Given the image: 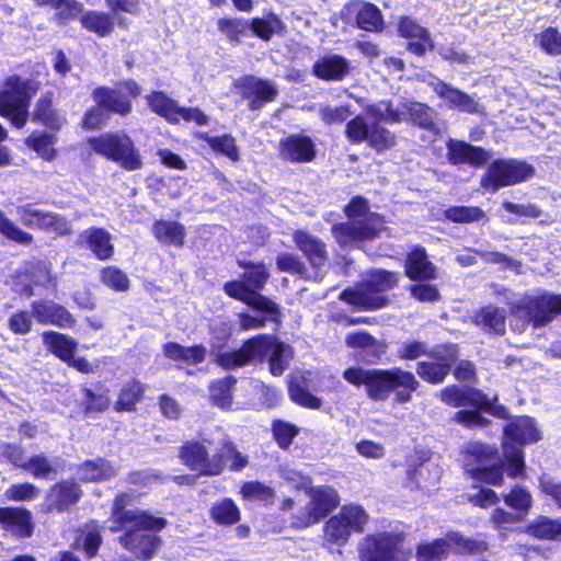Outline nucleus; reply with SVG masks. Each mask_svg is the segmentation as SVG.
I'll return each mask as SVG.
<instances>
[{
	"label": "nucleus",
	"mask_w": 561,
	"mask_h": 561,
	"mask_svg": "<svg viewBox=\"0 0 561 561\" xmlns=\"http://www.w3.org/2000/svg\"><path fill=\"white\" fill-rule=\"evenodd\" d=\"M89 145L95 153L117 163L126 171H136L142 167L139 150L126 134L106 133L89 139Z\"/></svg>",
	"instance_id": "obj_9"
},
{
	"label": "nucleus",
	"mask_w": 561,
	"mask_h": 561,
	"mask_svg": "<svg viewBox=\"0 0 561 561\" xmlns=\"http://www.w3.org/2000/svg\"><path fill=\"white\" fill-rule=\"evenodd\" d=\"M92 96L94 102L106 112H113L121 116H126L131 112V103L124 96L122 90L100 87L93 91Z\"/></svg>",
	"instance_id": "obj_29"
},
{
	"label": "nucleus",
	"mask_w": 561,
	"mask_h": 561,
	"mask_svg": "<svg viewBox=\"0 0 561 561\" xmlns=\"http://www.w3.org/2000/svg\"><path fill=\"white\" fill-rule=\"evenodd\" d=\"M310 502L294 516L293 527L306 528L327 516L339 504V496L330 486H317L309 492Z\"/></svg>",
	"instance_id": "obj_17"
},
{
	"label": "nucleus",
	"mask_w": 561,
	"mask_h": 561,
	"mask_svg": "<svg viewBox=\"0 0 561 561\" xmlns=\"http://www.w3.org/2000/svg\"><path fill=\"white\" fill-rule=\"evenodd\" d=\"M457 358L455 345H445L435 350L433 362H422L419 364V376L430 382H442L450 370L451 364Z\"/></svg>",
	"instance_id": "obj_21"
},
{
	"label": "nucleus",
	"mask_w": 561,
	"mask_h": 561,
	"mask_svg": "<svg viewBox=\"0 0 561 561\" xmlns=\"http://www.w3.org/2000/svg\"><path fill=\"white\" fill-rule=\"evenodd\" d=\"M237 379L232 376L213 381L209 386L211 402L221 409H231L232 392Z\"/></svg>",
	"instance_id": "obj_43"
},
{
	"label": "nucleus",
	"mask_w": 561,
	"mask_h": 561,
	"mask_svg": "<svg viewBox=\"0 0 561 561\" xmlns=\"http://www.w3.org/2000/svg\"><path fill=\"white\" fill-rule=\"evenodd\" d=\"M528 531L539 539H552L561 534V523L541 516L529 525Z\"/></svg>",
	"instance_id": "obj_53"
},
{
	"label": "nucleus",
	"mask_w": 561,
	"mask_h": 561,
	"mask_svg": "<svg viewBox=\"0 0 561 561\" xmlns=\"http://www.w3.org/2000/svg\"><path fill=\"white\" fill-rule=\"evenodd\" d=\"M368 111L374 116L392 123L412 121L414 124L425 129L433 130L435 127V112L423 103L401 102L397 106H393L389 101H380L369 106Z\"/></svg>",
	"instance_id": "obj_11"
},
{
	"label": "nucleus",
	"mask_w": 561,
	"mask_h": 561,
	"mask_svg": "<svg viewBox=\"0 0 561 561\" xmlns=\"http://www.w3.org/2000/svg\"><path fill=\"white\" fill-rule=\"evenodd\" d=\"M403 537L394 533L367 536L359 546L363 561H407L409 553L402 548Z\"/></svg>",
	"instance_id": "obj_13"
},
{
	"label": "nucleus",
	"mask_w": 561,
	"mask_h": 561,
	"mask_svg": "<svg viewBox=\"0 0 561 561\" xmlns=\"http://www.w3.org/2000/svg\"><path fill=\"white\" fill-rule=\"evenodd\" d=\"M145 387L138 381H130L123 386L115 403L117 411H133L142 398Z\"/></svg>",
	"instance_id": "obj_46"
},
{
	"label": "nucleus",
	"mask_w": 561,
	"mask_h": 561,
	"mask_svg": "<svg viewBox=\"0 0 561 561\" xmlns=\"http://www.w3.org/2000/svg\"><path fill=\"white\" fill-rule=\"evenodd\" d=\"M182 463L204 476H218L224 471V455L218 449L211 456L207 447L199 442L188 440L179 449Z\"/></svg>",
	"instance_id": "obj_18"
},
{
	"label": "nucleus",
	"mask_w": 561,
	"mask_h": 561,
	"mask_svg": "<svg viewBox=\"0 0 561 561\" xmlns=\"http://www.w3.org/2000/svg\"><path fill=\"white\" fill-rule=\"evenodd\" d=\"M506 312L503 308L490 305L476 314V323L497 335L505 333Z\"/></svg>",
	"instance_id": "obj_40"
},
{
	"label": "nucleus",
	"mask_w": 561,
	"mask_h": 561,
	"mask_svg": "<svg viewBox=\"0 0 561 561\" xmlns=\"http://www.w3.org/2000/svg\"><path fill=\"white\" fill-rule=\"evenodd\" d=\"M81 493L80 486L72 481L56 483L45 496L46 510L65 512L79 501Z\"/></svg>",
	"instance_id": "obj_24"
},
{
	"label": "nucleus",
	"mask_w": 561,
	"mask_h": 561,
	"mask_svg": "<svg viewBox=\"0 0 561 561\" xmlns=\"http://www.w3.org/2000/svg\"><path fill=\"white\" fill-rule=\"evenodd\" d=\"M294 240L314 268L320 270L325 265L328 254L325 244L320 239L305 231H296Z\"/></svg>",
	"instance_id": "obj_31"
},
{
	"label": "nucleus",
	"mask_w": 561,
	"mask_h": 561,
	"mask_svg": "<svg viewBox=\"0 0 561 561\" xmlns=\"http://www.w3.org/2000/svg\"><path fill=\"white\" fill-rule=\"evenodd\" d=\"M397 284V276L392 272L375 270L367 274L354 288L341 293V300L354 306L358 310L381 309L388 304V299L380 295Z\"/></svg>",
	"instance_id": "obj_6"
},
{
	"label": "nucleus",
	"mask_w": 561,
	"mask_h": 561,
	"mask_svg": "<svg viewBox=\"0 0 561 561\" xmlns=\"http://www.w3.org/2000/svg\"><path fill=\"white\" fill-rule=\"evenodd\" d=\"M33 119L53 129L60 128L65 123L64 117H61L51 107V100L47 96L37 101L36 108L33 113Z\"/></svg>",
	"instance_id": "obj_47"
},
{
	"label": "nucleus",
	"mask_w": 561,
	"mask_h": 561,
	"mask_svg": "<svg viewBox=\"0 0 561 561\" xmlns=\"http://www.w3.org/2000/svg\"><path fill=\"white\" fill-rule=\"evenodd\" d=\"M239 266L244 268L242 279L228 282L224 291L231 298L240 300L251 308L275 319L279 309L277 305L259 291L263 289L270 277V273L263 262L239 261Z\"/></svg>",
	"instance_id": "obj_3"
},
{
	"label": "nucleus",
	"mask_w": 561,
	"mask_h": 561,
	"mask_svg": "<svg viewBox=\"0 0 561 561\" xmlns=\"http://www.w3.org/2000/svg\"><path fill=\"white\" fill-rule=\"evenodd\" d=\"M81 25L101 37L107 36L114 28L113 18L104 12L87 11L80 16Z\"/></svg>",
	"instance_id": "obj_42"
},
{
	"label": "nucleus",
	"mask_w": 561,
	"mask_h": 561,
	"mask_svg": "<svg viewBox=\"0 0 561 561\" xmlns=\"http://www.w3.org/2000/svg\"><path fill=\"white\" fill-rule=\"evenodd\" d=\"M32 314L38 323L44 325L50 324L68 329L76 323L73 316L64 306L51 300L33 301Z\"/></svg>",
	"instance_id": "obj_22"
},
{
	"label": "nucleus",
	"mask_w": 561,
	"mask_h": 561,
	"mask_svg": "<svg viewBox=\"0 0 561 561\" xmlns=\"http://www.w3.org/2000/svg\"><path fill=\"white\" fill-rule=\"evenodd\" d=\"M440 399L445 403L459 408V407H484L488 402L480 392L474 390H463L456 386L446 387L440 391Z\"/></svg>",
	"instance_id": "obj_37"
},
{
	"label": "nucleus",
	"mask_w": 561,
	"mask_h": 561,
	"mask_svg": "<svg viewBox=\"0 0 561 561\" xmlns=\"http://www.w3.org/2000/svg\"><path fill=\"white\" fill-rule=\"evenodd\" d=\"M505 504L515 511L517 517L523 518L531 507L533 499L528 490L515 485L507 494H504Z\"/></svg>",
	"instance_id": "obj_45"
},
{
	"label": "nucleus",
	"mask_w": 561,
	"mask_h": 561,
	"mask_svg": "<svg viewBox=\"0 0 561 561\" xmlns=\"http://www.w3.org/2000/svg\"><path fill=\"white\" fill-rule=\"evenodd\" d=\"M317 108L319 117L328 126L341 125L352 115L348 105L333 106L328 103H320Z\"/></svg>",
	"instance_id": "obj_50"
},
{
	"label": "nucleus",
	"mask_w": 561,
	"mask_h": 561,
	"mask_svg": "<svg viewBox=\"0 0 561 561\" xmlns=\"http://www.w3.org/2000/svg\"><path fill=\"white\" fill-rule=\"evenodd\" d=\"M503 453L508 462V476L523 474L524 458L522 446L540 439L534 420L529 416H516L504 428Z\"/></svg>",
	"instance_id": "obj_7"
},
{
	"label": "nucleus",
	"mask_w": 561,
	"mask_h": 561,
	"mask_svg": "<svg viewBox=\"0 0 561 561\" xmlns=\"http://www.w3.org/2000/svg\"><path fill=\"white\" fill-rule=\"evenodd\" d=\"M345 12L355 16L356 24L362 30L377 32L383 25L380 10L371 3L354 1L345 7Z\"/></svg>",
	"instance_id": "obj_28"
},
{
	"label": "nucleus",
	"mask_w": 561,
	"mask_h": 561,
	"mask_svg": "<svg viewBox=\"0 0 561 561\" xmlns=\"http://www.w3.org/2000/svg\"><path fill=\"white\" fill-rule=\"evenodd\" d=\"M272 430L277 445L283 449L288 448L294 437L299 433V430L295 425L283 421H275Z\"/></svg>",
	"instance_id": "obj_62"
},
{
	"label": "nucleus",
	"mask_w": 561,
	"mask_h": 561,
	"mask_svg": "<svg viewBox=\"0 0 561 561\" xmlns=\"http://www.w3.org/2000/svg\"><path fill=\"white\" fill-rule=\"evenodd\" d=\"M540 48L551 56L561 55V32L549 26L536 36Z\"/></svg>",
	"instance_id": "obj_55"
},
{
	"label": "nucleus",
	"mask_w": 561,
	"mask_h": 561,
	"mask_svg": "<svg viewBox=\"0 0 561 561\" xmlns=\"http://www.w3.org/2000/svg\"><path fill=\"white\" fill-rule=\"evenodd\" d=\"M35 91L36 87L20 77H9L0 87V114L9 117L15 127H23L28 117V101Z\"/></svg>",
	"instance_id": "obj_10"
},
{
	"label": "nucleus",
	"mask_w": 561,
	"mask_h": 561,
	"mask_svg": "<svg viewBox=\"0 0 561 561\" xmlns=\"http://www.w3.org/2000/svg\"><path fill=\"white\" fill-rule=\"evenodd\" d=\"M351 70L350 61L341 55L329 54L313 64L312 73L325 81H342Z\"/></svg>",
	"instance_id": "obj_27"
},
{
	"label": "nucleus",
	"mask_w": 561,
	"mask_h": 561,
	"mask_svg": "<svg viewBox=\"0 0 561 561\" xmlns=\"http://www.w3.org/2000/svg\"><path fill=\"white\" fill-rule=\"evenodd\" d=\"M368 522V515L358 505L343 506L340 513L332 516L324 526V537L328 541L343 545L352 531L360 533Z\"/></svg>",
	"instance_id": "obj_15"
},
{
	"label": "nucleus",
	"mask_w": 561,
	"mask_h": 561,
	"mask_svg": "<svg viewBox=\"0 0 561 561\" xmlns=\"http://www.w3.org/2000/svg\"><path fill=\"white\" fill-rule=\"evenodd\" d=\"M436 268L427 259L422 248H415L408 256L405 263L407 276L413 280H427L435 277Z\"/></svg>",
	"instance_id": "obj_34"
},
{
	"label": "nucleus",
	"mask_w": 561,
	"mask_h": 561,
	"mask_svg": "<svg viewBox=\"0 0 561 561\" xmlns=\"http://www.w3.org/2000/svg\"><path fill=\"white\" fill-rule=\"evenodd\" d=\"M79 479L87 482L107 481L117 474V469L106 459L87 460L78 469Z\"/></svg>",
	"instance_id": "obj_35"
},
{
	"label": "nucleus",
	"mask_w": 561,
	"mask_h": 561,
	"mask_svg": "<svg viewBox=\"0 0 561 561\" xmlns=\"http://www.w3.org/2000/svg\"><path fill=\"white\" fill-rule=\"evenodd\" d=\"M268 354L270 371L274 376H280L293 358V348L271 335H257L244 342L239 350L220 352L216 355L215 363L226 370H233L256 360L263 362Z\"/></svg>",
	"instance_id": "obj_2"
},
{
	"label": "nucleus",
	"mask_w": 561,
	"mask_h": 561,
	"mask_svg": "<svg viewBox=\"0 0 561 561\" xmlns=\"http://www.w3.org/2000/svg\"><path fill=\"white\" fill-rule=\"evenodd\" d=\"M370 128L360 115L355 116L346 123L345 136L353 144H360L368 139Z\"/></svg>",
	"instance_id": "obj_60"
},
{
	"label": "nucleus",
	"mask_w": 561,
	"mask_h": 561,
	"mask_svg": "<svg viewBox=\"0 0 561 561\" xmlns=\"http://www.w3.org/2000/svg\"><path fill=\"white\" fill-rule=\"evenodd\" d=\"M367 141L377 151H382L394 145L396 136L387 128L375 124L370 128Z\"/></svg>",
	"instance_id": "obj_58"
},
{
	"label": "nucleus",
	"mask_w": 561,
	"mask_h": 561,
	"mask_svg": "<svg viewBox=\"0 0 561 561\" xmlns=\"http://www.w3.org/2000/svg\"><path fill=\"white\" fill-rule=\"evenodd\" d=\"M279 153L291 162H310L316 158V145L309 136L290 135L279 141Z\"/></svg>",
	"instance_id": "obj_23"
},
{
	"label": "nucleus",
	"mask_w": 561,
	"mask_h": 561,
	"mask_svg": "<svg viewBox=\"0 0 561 561\" xmlns=\"http://www.w3.org/2000/svg\"><path fill=\"white\" fill-rule=\"evenodd\" d=\"M467 453L466 466L476 479L494 485L503 483V466L496 463L499 457L494 447L472 443L469 445Z\"/></svg>",
	"instance_id": "obj_14"
},
{
	"label": "nucleus",
	"mask_w": 561,
	"mask_h": 561,
	"mask_svg": "<svg viewBox=\"0 0 561 561\" xmlns=\"http://www.w3.org/2000/svg\"><path fill=\"white\" fill-rule=\"evenodd\" d=\"M0 233L11 241L18 242L23 245H28L33 241L31 233L21 230L14 222H12L3 211L0 210Z\"/></svg>",
	"instance_id": "obj_57"
},
{
	"label": "nucleus",
	"mask_w": 561,
	"mask_h": 561,
	"mask_svg": "<svg viewBox=\"0 0 561 561\" xmlns=\"http://www.w3.org/2000/svg\"><path fill=\"white\" fill-rule=\"evenodd\" d=\"M152 231L154 237L164 244L182 245L184 242V227L176 221H157Z\"/></svg>",
	"instance_id": "obj_44"
},
{
	"label": "nucleus",
	"mask_w": 561,
	"mask_h": 561,
	"mask_svg": "<svg viewBox=\"0 0 561 561\" xmlns=\"http://www.w3.org/2000/svg\"><path fill=\"white\" fill-rule=\"evenodd\" d=\"M26 145L36 151L43 159L50 161L55 158L54 138L48 134H32Z\"/></svg>",
	"instance_id": "obj_56"
},
{
	"label": "nucleus",
	"mask_w": 561,
	"mask_h": 561,
	"mask_svg": "<svg viewBox=\"0 0 561 561\" xmlns=\"http://www.w3.org/2000/svg\"><path fill=\"white\" fill-rule=\"evenodd\" d=\"M250 28L257 37L270 41L274 34H278L284 30V25L275 14H268L264 18L253 19L250 22Z\"/></svg>",
	"instance_id": "obj_49"
},
{
	"label": "nucleus",
	"mask_w": 561,
	"mask_h": 561,
	"mask_svg": "<svg viewBox=\"0 0 561 561\" xmlns=\"http://www.w3.org/2000/svg\"><path fill=\"white\" fill-rule=\"evenodd\" d=\"M218 454L224 455V467L226 462H228L230 469L233 471H239L248 465L247 456L242 455L230 442H225L221 447L218 448Z\"/></svg>",
	"instance_id": "obj_61"
},
{
	"label": "nucleus",
	"mask_w": 561,
	"mask_h": 561,
	"mask_svg": "<svg viewBox=\"0 0 561 561\" xmlns=\"http://www.w3.org/2000/svg\"><path fill=\"white\" fill-rule=\"evenodd\" d=\"M240 494L245 500L266 501L274 495V492L270 486L259 481H249L242 484L240 489Z\"/></svg>",
	"instance_id": "obj_63"
},
{
	"label": "nucleus",
	"mask_w": 561,
	"mask_h": 561,
	"mask_svg": "<svg viewBox=\"0 0 561 561\" xmlns=\"http://www.w3.org/2000/svg\"><path fill=\"white\" fill-rule=\"evenodd\" d=\"M345 213L348 222L334 225L332 233L341 245H354L359 241L378 237L385 228L383 219L368 209L367 202L362 197H354L346 206Z\"/></svg>",
	"instance_id": "obj_4"
},
{
	"label": "nucleus",
	"mask_w": 561,
	"mask_h": 561,
	"mask_svg": "<svg viewBox=\"0 0 561 561\" xmlns=\"http://www.w3.org/2000/svg\"><path fill=\"white\" fill-rule=\"evenodd\" d=\"M131 502L133 495L128 493H121L115 497L111 513V525H121L126 522L145 525L148 522L147 511L127 508Z\"/></svg>",
	"instance_id": "obj_30"
},
{
	"label": "nucleus",
	"mask_w": 561,
	"mask_h": 561,
	"mask_svg": "<svg viewBox=\"0 0 561 561\" xmlns=\"http://www.w3.org/2000/svg\"><path fill=\"white\" fill-rule=\"evenodd\" d=\"M445 214L446 217L454 222H474L485 217L481 208L466 206L450 207Z\"/></svg>",
	"instance_id": "obj_59"
},
{
	"label": "nucleus",
	"mask_w": 561,
	"mask_h": 561,
	"mask_svg": "<svg viewBox=\"0 0 561 561\" xmlns=\"http://www.w3.org/2000/svg\"><path fill=\"white\" fill-rule=\"evenodd\" d=\"M535 169L519 160H496L488 169L485 176L481 179L484 188L493 192L500 187L514 185L531 178Z\"/></svg>",
	"instance_id": "obj_16"
},
{
	"label": "nucleus",
	"mask_w": 561,
	"mask_h": 561,
	"mask_svg": "<svg viewBox=\"0 0 561 561\" xmlns=\"http://www.w3.org/2000/svg\"><path fill=\"white\" fill-rule=\"evenodd\" d=\"M38 494L39 489L33 483L13 484L4 492V496L10 501H30Z\"/></svg>",
	"instance_id": "obj_64"
},
{
	"label": "nucleus",
	"mask_w": 561,
	"mask_h": 561,
	"mask_svg": "<svg viewBox=\"0 0 561 561\" xmlns=\"http://www.w3.org/2000/svg\"><path fill=\"white\" fill-rule=\"evenodd\" d=\"M24 469L35 478L50 479L59 472L60 461L58 458L50 459L44 454H37L26 460Z\"/></svg>",
	"instance_id": "obj_41"
},
{
	"label": "nucleus",
	"mask_w": 561,
	"mask_h": 561,
	"mask_svg": "<svg viewBox=\"0 0 561 561\" xmlns=\"http://www.w3.org/2000/svg\"><path fill=\"white\" fill-rule=\"evenodd\" d=\"M18 214L21 222L26 227H36L58 236H68L72 232L71 224L67 218L44 211L32 204L19 207Z\"/></svg>",
	"instance_id": "obj_19"
},
{
	"label": "nucleus",
	"mask_w": 561,
	"mask_h": 561,
	"mask_svg": "<svg viewBox=\"0 0 561 561\" xmlns=\"http://www.w3.org/2000/svg\"><path fill=\"white\" fill-rule=\"evenodd\" d=\"M88 249L99 259L108 260L114 253L112 236L103 228L91 227L80 234Z\"/></svg>",
	"instance_id": "obj_32"
},
{
	"label": "nucleus",
	"mask_w": 561,
	"mask_h": 561,
	"mask_svg": "<svg viewBox=\"0 0 561 561\" xmlns=\"http://www.w3.org/2000/svg\"><path fill=\"white\" fill-rule=\"evenodd\" d=\"M213 519L222 525H231L240 519V512L230 499H224L213 505L210 510Z\"/></svg>",
	"instance_id": "obj_51"
},
{
	"label": "nucleus",
	"mask_w": 561,
	"mask_h": 561,
	"mask_svg": "<svg viewBox=\"0 0 561 561\" xmlns=\"http://www.w3.org/2000/svg\"><path fill=\"white\" fill-rule=\"evenodd\" d=\"M199 137L205 140L213 150L221 152L232 161L239 160V150L232 136L224 135L220 137H210L204 133L201 134Z\"/></svg>",
	"instance_id": "obj_52"
},
{
	"label": "nucleus",
	"mask_w": 561,
	"mask_h": 561,
	"mask_svg": "<svg viewBox=\"0 0 561 561\" xmlns=\"http://www.w3.org/2000/svg\"><path fill=\"white\" fill-rule=\"evenodd\" d=\"M427 85L443 100L450 108H456L469 114H483V107L471 95L454 88L440 79L430 75L425 80Z\"/></svg>",
	"instance_id": "obj_20"
},
{
	"label": "nucleus",
	"mask_w": 561,
	"mask_h": 561,
	"mask_svg": "<svg viewBox=\"0 0 561 561\" xmlns=\"http://www.w3.org/2000/svg\"><path fill=\"white\" fill-rule=\"evenodd\" d=\"M511 314L522 324L535 328L548 324L556 314L561 313V295L543 293L541 295H525L514 302H510Z\"/></svg>",
	"instance_id": "obj_8"
},
{
	"label": "nucleus",
	"mask_w": 561,
	"mask_h": 561,
	"mask_svg": "<svg viewBox=\"0 0 561 561\" xmlns=\"http://www.w3.org/2000/svg\"><path fill=\"white\" fill-rule=\"evenodd\" d=\"M147 517L148 522L145 525L126 522L108 527L113 533L124 531L119 537V543L141 561H148L154 557L162 543L158 533L168 524L167 519L150 513H147Z\"/></svg>",
	"instance_id": "obj_5"
},
{
	"label": "nucleus",
	"mask_w": 561,
	"mask_h": 561,
	"mask_svg": "<svg viewBox=\"0 0 561 561\" xmlns=\"http://www.w3.org/2000/svg\"><path fill=\"white\" fill-rule=\"evenodd\" d=\"M32 518V513L24 507H0V524L16 537L32 536L34 530Z\"/></svg>",
	"instance_id": "obj_25"
},
{
	"label": "nucleus",
	"mask_w": 561,
	"mask_h": 561,
	"mask_svg": "<svg viewBox=\"0 0 561 561\" xmlns=\"http://www.w3.org/2000/svg\"><path fill=\"white\" fill-rule=\"evenodd\" d=\"M485 549L486 545L483 541H476L466 538L460 533L451 531L446 534L444 538L419 545L416 560L442 561L451 550L456 552H480Z\"/></svg>",
	"instance_id": "obj_12"
},
{
	"label": "nucleus",
	"mask_w": 561,
	"mask_h": 561,
	"mask_svg": "<svg viewBox=\"0 0 561 561\" xmlns=\"http://www.w3.org/2000/svg\"><path fill=\"white\" fill-rule=\"evenodd\" d=\"M343 378L355 387L364 386L367 397L374 401H386L394 392L397 402H409L411 392L419 386L414 375L401 368L353 366L343 371Z\"/></svg>",
	"instance_id": "obj_1"
},
{
	"label": "nucleus",
	"mask_w": 561,
	"mask_h": 561,
	"mask_svg": "<svg viewBox=\"0 0 561 561\" xmlns=\"http://www.w3.org/2000/svg\"><path fill=\"white\" fill-rule=\"evenodd\" d=\"M399 33L403 37L413 39L409 43V49L416 55H423L433 46L427 30L409 18L401 19Z\"/></svg>",
	"instance_id": "obj_33"
},
{
	"label": "nucleus",
	"mask_w": 561,
	"mask_h": 561,
	"mask_svg": "<svg viewBox=\"0 0 561 561\" xmlns=\"http://www.w3.org/2000/svg\"><path fill=\"white\" fill-rule=\"evenodd\" d=\"M163 354L172 360H181L190 365H197L205 360L207 351L203 345L185 347L178 343H167Z\"/></svg>",
	"instance_id": "obj_38"
},
{
	"label": "nucleus",
	"mask_w": 561,
	"mask_h": 561,
	"mask_svg": "<svg viewBox=\"0 0 561 561\" xmlns=\"http://www.w3.org/2000/svg\"><path fill=\"white\" fill-rule=\"evenodd\" d=\"M150 110L171 124H178L180 105L162 91H153L146 96Z\"/></svg>",
	"instance_id": "obj_39"
},
{
	"label": "nucleus",
	"mask_w": 561,
	"mask_h": 561,
	"mask_svg": "<svg viewBox=\"0 0 561 561\" xmlns=\"http://www.w3.org/2000/svg\"><path fill=\"white\" fill-rule=\"evenodd\" d=\"M446 147L448 161L453 164L469 163L473 167H481L491 158V154L484 149L461 140L449 139Z\"/></svg>",
	"instance_id": "obj_26"
},
{
	"label": "nucleus",
	"mask_w": 561,
	"mask_h": 561,
	"mask_svg": "<svg viewBox=\"0 0 561 561\" xmlns=\"http://www.w3.org/2000/svg\"><path fill=\"white\" fill-rule=\"evenodd\" d=\"M43 342L48 351L66 363H70L78 345L71 336L55 331L44 332Z\"/></svg>",
	"instance_id": "obj_36"
},
{
	"label": "nucleus",
	"mask_w": 561,
	"mask_h": 561,
	"mask_svg": "<svg viewBox=\"0 0 561 561\" xmlns=\"http://www.w3.org/2000/svg\"><path fill=\"white\" fill-rule=\"evenodd\" d=\"M101 279L104 285L115 291H126L129 289L130 280L127 274L116 266L104 267L101 272Z\"/></svg>",
	"instance_id": "obj_54"
},
{
	"label": "nucleus",
	"mask_w": 561,
	"mask_h": 561,
	"mask_svg": "<svg viewBox=\"0 0 561 561\" xmlns=\"http://www.w3.org/2000/svg\"><path fill=\"white\" fill-rule=\"evenodd\" d=\"M244 95L247 98L255 96L265 102H271L277 94L276 87L267 80H261L254 77L245 78L243 82Z\"/></svg>",
	"instance_id": "obj_48"
}]
</instances>
